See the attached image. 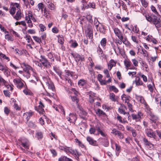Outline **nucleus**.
<instances>
[{
  "mask_svg": "<svg viewBox=\"0 0 161 161\" xmlns=\"http://www.w3.org/2000/svg\"><path fill=\"white\" fill-rule=\"evenodd\" d=\"M10 112L9 108L7 107H6L4 108V112L5 114L7 115H8Z\"/></svg>",
  "mask_w": 161,
  "mask_h": 161,
  "instance_id": "bf43d9fd",
  "label": "nucleus"
},
{
  "mask_svg": "<svg viewBox=\"0 0 161 161\" xmlns=\"http://www.w3.org/2000/svg\"><path fill=\"white\" fill-rule=\"evenodd\" d=\"M139 75L141 76L143 79V81L146 82L147 81V77L144 75L142 74L141 73L139 74Z\"/></svg>",
  "mask_w": 161,
  "mask_h": 161,
  "instance_id": "680f3d73",
  "label": "nucleus"
},
{
  "mask_svg": "<svg viewBox=\"0 0 161 161\" xmlns=\"http://www.w3.org/2000/svg\"><path fill=\"white\" fill-rule=\"evenodd\" d=\"M116 119L119 121V122L122 123H125L127 122L122 117L120 116L119 114H117V117H116Z\"/></svg>",
  "mask_w": 161,
  "mask_h": 161,
  "instance_id": "cd10ccee",
  "label": "nucleus"
},
{
  "mask_svg": "<svg viewBox=\"0 0 161 161\" xmlns=\"http://www.w3.org/2000/svg\"><path fill=\"white\" fill-rule=\"evenodd\" d=\"M147 86L149 91L151 92H152L154 87L153 83L152 84H148Z\"/></svg>",
  "mask_w": 161,
  "mask_h": 161,
  "instance_id": "37998d69",
  "label": "nucleus"
},
{
  "mask_svg": "<svg viewBox=\"0 0 161 161\" xmlns=\"http://www.w3.org/2000/svg\"><path fill=\"white\" fill-rule=\"evenodd\" d=\"M110 90H111L114 92L117 93L118 92V89L114 86H111L109 87Z\"/></svg>",
  "mask_w": 161,
  "mask_h": 161,
  "instance_id": "e2e57ef3",
  "label": "nucleus"
},
{
  "mask_svg": "<svg viewBox=\"0 0 161 161\" xmlns=\"http://www.w3.org/2000/svg\"><path fill=\"white\" fill-rule=\"evenodd\" d=\"M143 141L144 144L146 146L149 147L150 148H152L153 147V145L148 141L147 139L144 138Z\"/></svg>",
  "mask_w": 161,
  "mask_h": 161,
  "instance_id": "412c9836",
  "label": "nucleus"
},
{
  "mask_svg": "<svg viewBox=\"0 0 161 161\" xmlns=\"http://www.w3.org/2000/svg\"><path fill=\"white\" fill-rule=\"evenodd\" d=\"M41 58L39 59V61L41 62L42 66L44 68H49L51 66V64L48 60L45 58V57L43 55H41Z\"/></svg>",
  "mask_w": 161,
  "mask_h": 161,
  "instance_id": "7ed1b4c3",
  "label": "nucleus"
},
{
  "mask_svg": "<svg viewBox=\"0 0 161 161\" xmlns=\"http://www.w3.org/2000/svg\"><path fill=\"white\" fill-rule=\"evenodd\" d=\"M21 145L25 149H29V143L27 142L21 143Z\"/></svg>",
  "mask_w": 161,
  "mask_h": 161,
  "instance_id": "6e6d98bb",
  "label": "nucleus"
},
{
  "mask_svg": "<svg viewBox=\"0 0 161 161\" xmlns=\"http://www.w3.org/2000/svg\"><path fill=\"white\" fill-rule=\"evenodd\" d=\"M14 7L12 8L10 10L9 12L10 14L13 16L14 15V14L15 12V11L16 10V7L17 8H19V4L17 3H14Z\"/></svg>",
  "mask_w": 161,
  "mask_h": 161,
  "instance_id": "6ab92c4d",
  "label": "nucleus"
},
{
  "mask_svg": "<svg viewBox=\"0 0 161 161\" xmlns=\"http://www.w3.org/2000/svg\"><path fill=\"white\" fill-rule=\"evenodd\" d=\"M140 63L142 67L145 68V69H147L148 68V65L147 64L145 61H142Z\"/></svg>",
  "mask_w": 161,
  "mask_h": 161,
  "instance_id": "0e129e2a",
  "label": "nucleus"
},
{
  "mask_svg": "<svg viewBox=\"0 0 161 161\" xmlns=\"http://www.w3.org/2000/svg\"><path fill=\"white\" fill-rule=\"evenodd\" d=\"M151 9L152 11L157 15H159V13L157 11L156 8L153 5H152L151 6Z\"/></svg>",
  "mask_w": 161,
  "mask_h": 161,
  "instance_id": "ea45409f",
  "label": "nucleus"
},
{
  "mask_svg": "<svg viewBox=\"0 0 161 161\" xmlns=\"http://www.w3.org/2000/svg\"><path fill=\"white\" fill-rule=\"evenodd\" d=\"M135 82L136 85L137 86L142 85L143 84V82L141 80L139 77H137L135 80Z\"/></svg>",
  "mask_w": 161,
  "mask_h": 161,
  "instance_id": "c9c22d12",
  "label": "nucleus"
},
{
  "mask_svg": "<svg viewBox=\"0 0 161 161\" xmlns=\"http://www.w3.org/2000/svg\"><path fill=\"white\" fill-rule=\"evenodd\" d=\"M142 6L146 8L149 5V2L146 0H140Z\"/></svg>",
  "mask_w": 161,
  "mask_h": 161,
  "instance_id": "72a5a7b5",
  "label": "nucleus"
},
{
  "mask_svg": "<svg viewBox=\"0 0 161 161\" xmlns=\"http://www.w3.org/2000/svg\"><path fill=\"white\" fill-rule=\"evenodd\" d=\"M118 137L120 139H123L124 137V135L120 131H119L117 134Z\"/></svg>",
  "mask_w": 161,
  "mask_h": 161,
  "instance_id": "69168bd1",
  "label": "nucleus"
},
{
  "mask_svg": "<svg viewBox=\"0 0 161 161\" xmlns=\"http://www.w3.org/2000/svg\"><path fill=\"white\" fill-rule=\"evenodd\" d=\"M131 116L132 119L136 122L140 121L143 118V114L140 112H138L137 114H132Z\"/></svg>",
  "mask_w": 161,
  "mask_h": 161,
  "instance_id": "9b49d317",
  "label": "nucleus"
},
{
  "mask_svg": "<svg viewBox=\"0 0 161 161\" xmlns=\"http://www.w3.org/2000/svg\"><path fill=\"white\" fill-rule=\"evenodd\" d=\"M110 99L113 101L115 102L117 100V98L114 93H111L109 95Z\"/></svg>",
  "mask_w": 161,
  "mask_h": 161,
  "instance_id": "4c0bfd02",
  "label": "nucleus"
},
{
  "mask_svg": "<svg viewBox=\"0 0 161 161\" xmlns=\"http://www.w3.org/2000/svg\"><path fill=\"white\" fill-rule=\"evenodd\" d=\"M45 83L49 89L52 90L53 91L54 90L55 88L53 84L50 79H47Z\"/></svg>",
  "mask_w": 161,
  "mask_h": 161,
  "instance_id": "2eb2a0df",
  "label": "nucleus"
},
{
  "mask_svg": "<svg viewBox=\"0 0 161 161\" xmlns=\"http://www.w3.org/2000/svg\"><path fill=\"white\" fill-rule=\"evenodd\" d=\"M48 7L51 10H54L55 9V6L54 4L52 3H50L49 1H48Z\"/></svg>",
  "mask_w": 161,
  "mask_h": 161,
  "instance_id": "8fccbe9b",
  "label": "nucleus"
},
{
  "mask_svg": "<svg viewBox=\"0 0 161 161\" xmlns=\"http://www.w3.org/2000/svg\"><path fill=\"white\" fill-rule=\"evenodd\" d=\"M0 57L6 60L7 61H9L10 60L9 58L8 57L6 56L5 55L2 53H0Z\"/></svg>",
  "mask_w": 161,
  "mask_h": 161,
  "instance_id": "4d7b16f0",
  "label": "nucleus"
},
{
  "mask_svg": "<svg viewBox=\"0 0 161 161\" xmlns=\"http://www.w3.org/2000/svg\"><path fill=\"white\" fill-rule=\"evenodd\" d=\"M59 109L60 110L59 112L62 114L64 116H65V112L63 107L61 106H59L58 107Z\"/></svg>",
  "mask_w": 161,
  "mask_h": 161,
  "instance_id": "5fc2aeb1",
  "label": "nucleus"
},
{
  "mask_svg": "<svg viewBox=\"0 0 161 161\" xmlns=\"http://www.w3.org/2000/svg\"><path fill=\"white\" fill-rule=\"evenodd\" d=\"M81 2L82 3V5H83V9L85 8H87L89 7V5H86V4H87V2L85 0H83L81 1Z\"/></svg>",
  "mask_w": 161,
  "mask_h": 161,
  "instance_id": "09e8293b",
  "label": "nucleus"
},
{
  "mask_svg": "<svg viewBox=\"0 0 161 161\" xmlns=\"http://www.w3.org/2000/svg\"><path fill=\"white\" fill-rule=\"evenodd\" d=\"M114 32L117 37L120 40L123 39V36L122 32L118 28H115L114 29Z\"/></svg>",
  "mask_w": 161,
  "mask_h": 161,
  "instance_id": "f8f14e48",
  "label": "nucleus"
},
{
  "mask_svg": "<svg viewBox=\"0 0 161 161\" xmlns=\"http://www.w3.org/2000/svg\"><path fill=\"white\" fill-rule=\"evenodd\" d=\"M107 40L105 38H103L100 42L101 45L103 47L105 46Z\"/></svg>",
  "mask_w": 161,
  "mask_h": 161,
  "instance_id": "c03bdc74",
  "label": "nucleus"
},
{
  "mask_svg": "<svg viewBox=\"0 0 161 161\" xmlns=\"http://www.w3.org/2000/svg\"><path fill=\"white\" fill-rule=\"evenodd\" d=\"M141 53L142 54L144 57H148V52L144 49L142 48Z\"/></svg>",
  "mask_w": 161,
  "mask_h": 161,
  "instance_id": "79ce46f5",
  "label": "nucleus"
},
{
  "mask_svg": "<svg viewBox=\"0 0 161 161\" xmlns=\"http://www.w3.org/2000/svg\"><path fill=\"white\" fill-rule=\"evenodd\" d=\"M65 74L64 75L65 79L66 81H68L70 85H71L72 81L70 80V77L73 78V72H70L69 70H65Z\"/></svg>",
  "mask_w": 161,
  "mask_h": 161,
  "instance_id": "39448f33",
  "label": "nucleus"
},
{
  "mask_svg": "<svg viewBox=\"0 0 161 161\" xmlns=\"http://www.w3.org/2000/svg\"><path fill=\"white\" fill-rule=\"evenodd\" d=\"M36 136L38 139H41L43 137L42 134L41 132H38L36 133Z\"/></svg>",
  "mask_w": 161,
  "mask_h": 161,
  "instance_id": "774afa93",
  "label": "nucleus"
},
{
  "mask_svg": "<svg viewBox=\"0 0 161 161\" xmlns=\"http://www.w3.org/2000/svg\"><path fill=\"white\" fill-rule=\"evenodd\" d=\"M86 36L90 39H92L93 36V31L92 26L88 25L86 26L85 30Z\"/></svg>",
  "mask_w": 161,
  "mask_h": 161,
  "instance_id": "20e7f679",
  "label": "nucleus"
},
{
  "mask_svg": "<svg viewBox=\"0 0 161 161\" xmlns=\"http://www.w3.org/2000/svg\"><path fill=\"white\" fill-rule=\"evenodd\" d=\"M108 65L109 67V70H111L113 66H115L116 65V63L114 61V60L111 59L109 62Z\"/></svg>",
  "mask_w": 161,
  "mask_h": 161,
  "instance_id": "a878e982",
  "label": "nucleus"
},
{
  "mask_svg": "<svg viewBox=\"0 0 161 161\" xmlns=\"http://www.w3.org/2000/svg\"><path fill=\"white\" fill-rule=\"evenodd\" d=\"M122 100L125 101V103H127L129 102L130 96L126 95L125 94L122 95L121 97Z\"/></svg>",
  "mask_w": 161,
  "mask_h": 161,
  "instance_id": "393cba45",
  "label": "nucleus"
},
{
  "mask_svg": "<svg viewBox=\"0 0 161 161\" xmlns=\"http://www.w3.org/2000/svg\"><path fill=\"white\" fill-rule=\"evenodd\" d=\"M87 83L86 80L84 79H80L79 80L78 82V84L79 86H84Z\"/></svg>",
  "mask_w": 161,
  "mask_h": 161,
  "instance_id": "7c9ffc66",
  "label": "nucleus"
},
{
  "mask_svg": "<svg viewBox=\"0 0 161 161\" xmlns=\"http://www.w3.org/2000/svg\"><path fill=\"white\" fill-rule=\"evenodd\" d=\"M25 38L28 43L33 42L31 36L29 35H26L25 37Z\"/></svg>",
  "mask_w": 161,
  "mask_h": 161,
  "instance_id": "13d9d810",
  "label": "nucleus"
},
{
  "mask_svg": "<svg viewBox=\"0 0 161 161\" xmlns=\"http://www.w3.org/2000/svg\"><path fill=\"white\" fill-rule=\"evenodd\" d=\"M127 110L126 107L123 104H120V107L118 108L119 112L121 114L123 115H127L129 118L130 116L129 113L128 112H127L126 110Z\"/></svg>",
  "mask_w": 161,
  "mask_h": 161,
  "instance_id": "423d86ee",
  "label": "nucleus"
},
{
  "mask_svg": "<svg viewBox=\"0 0 161 161\" xmlns=\"http://www.w3.org/2000/svg\"><path fill=\"white\" fill-rule=\"evenodd\" d=\"M4 75L7 77L10 75V72L8 68L7 67L3 71Z\"/></svg>",
  "mask_w": 161,
  "mask_h": 161,
  "instance_id": "e433bc0d",
  "label": "nucleus"
},
{
  "mask_svg": "<svg viewBox=\"0 0 161 161\" xmlns=\"http://www.w3.org/2000/svg\"><path fill=\"white\" fill-rule=\"evenodd\" d=\"M131 61L134 67H136L138 66V62L136 58L132 59Z\"/></svg>",
  "mask_w": 161,
  "mask_h": 161,
  "instance_id": "864d4df0",
  "label": "nucleus"
},
{
  "mask_svg": "<svg viewBox=\"0 0 161 161\" xmlns=\"http://www.w3.org/2000/svg\"><path fill=\"white\" fill-rule=\"evenodd\" d=\"M96 114H97L99 116L104 115H106L105 113L103 112L102 110L100 109H98L96 112Z\"/></svg>",
  "mask_w": 161,
  "mask_h": 161,
  "instance_id": "a19ab883",
  "label": "nucleus"
},
{
  "mask_svg": "<svg viewBox=\"0 0 161 161\" xmlns=\"http://www.w3.org/2000/svg\"><path fill=\"white\" fill-rule=\"evenodd\" d=\"M87 114V113L86 111L83 110H80V113L79 114L80 116L83 119H85L86 118Z\"/></svg>",
  "mask_w": 161,
  "mask_h": 161,
  "instance_id": "c85d7f7f",
  "label": "nucleus"
},
{
  "mask_svg": "<svg viewBox=\"0 0 161 161\" xmlns=\"http://www.w3.org/2000/svg\"><path fill=\"white\" fill-rule=\"evenodd\" d=\"M146 134L147 137L155 139L156 136L155 132L151 128H147L145 130Z\"/></svg>",
  "mask_w": 161,
  "mask_h": 161,
  "instance_id": "1a4fd4ad",
  "label": "nucleus"
},
{
  "mask_svg": "<svg viewBox=\"0 0 161 161\" xmlns=\"http://www.w3.org/2000/svg\"><path fill=\"white\" fill-rule=\"evenodd\" d=\"M103 73L105 74L107 78H110V75L109 71L107 69H105L103 70Z\"/></svg>",
  "mask_w": 161,
  "mask_h": 161,
  "instance_id": "052dcab7",
  "label": "nucleus"
},
{
  "mask_svg": "<svg viewBox=\"0 0 161 161\" xmlns=\"http://www.w3.org/2000/svg\"><path fill=\"white\" fill-rule=\"evenodd\" d=\"M69 117L67 118L68 120L70 123H74L76 119V115L75 114H70L69 115Z\"/></svg>",
  "mask_w": 161,
  "mask_h": 161,
  "instance_id": "ddd939ff",
  "label": "nucleus"
},
{
  "mask_svg": "<svg viewBox=\"0 0 161 161\" xmlns=\"http://www.w3.org/2000/svg\"><path fill=\"white\" fill-rule=\"evenodd\" d=\"M34 40L40 44L41 42V38L36 36H33Z\"/></svg>",
  "mask_w": 161,
  "mask_h": 161,
  "instance_id": "a18cd8bd",
  "label": "nucleus"
},
{
  "mask_svg": "<svg viewBox=\"0 0 161 161\" xmlns=\"http://www.w3.org/2000/svg\"><path fill=\"white\" fill-rule=\"evenodd\" d=\"M115 42L117 43V46H118V44L121 45L122 44V42H123L124 43H125V41L123 40V39L122 40H120L118 39H116L115 40Z\"/></svg>",
  "mask_w": 161,
  "mask_h": 161,
  "instance_id": "49530a36",
  "label": "nucleus"
},
{
  "mask_svg": "<svg viewBox=\"0 0 161 161\" xmlns=\"http://www.w3.org/2000/svg\"><path fill=\"white\" fill-rule=\"evenodd\" d=\"M103 76L101 74H98L97 75V78L101 85H106V80L104 78L103 79Z\"/></svg>",
  "mask_w": 161,
  "mask_h": 161,
  "instance_id": "a211bd4d",
  "label": "nucleus"
},
{
  "mask_svg": "<svg viewBox=\"0 0 161 161\" xmlns=\"http://www.w3.org/2000/svg\"><path fill=\"white\" fill-rule=\"evenodd\" d=\"M5 37L6 39H7L8 41H13L14 40V39L13 38V37L8 34H6L5 35Z\"/></svg>",
  "mask_w": 161,
  "mask_h": 161,
  "instance_id": "603ef678",
  "label": "nucleus"
},
{
  "mask_svg": "<svg viewBox=\"0 0 161 161\" xmlns=\"http://www.w3.org/2000/svg\"><path fill=\"white\" fill-rule=\"evenodd\" d=\"M32 112H26L24 113L23 115V119L28 121L32 116Z\"/></svg>",
  "mask_w": 161,
  "mask_h": 161,
  "instance_id": "aec40b11",
  "label": "nucleus"
},
{
  "mask_svg": "<svg viewBox=\"0 0 161 161\" xmlns=\"http://www.w3.org/2000/svg\"><path fill=\"white\" fill-rule=\"evenodd\" d=\"M101 144L105 147H107L108 146L109 142L108 140L105 138H101Z\"/></svg>",
  "mask_w": 161,
  "mask_h": 161,
  "instance_id": "c756f323",
  "label": "nucleus"
},
{
  "mask_svg": "<svg viewBox=\"0 0 161 161\" xmlns=\"http://www.w3.org/2000/svg\"><path fill=\"white\" fill-rule=\"evenodd\" d=\"M39 104L37 111L40 114L43 115L45 113L44 110L43 109L44 106L41 101H40Z\"/></svg>",
  "mask_w": 161,
  "mask_h": 161,
  "instance_id": "f3484780",
  "label": "nucleus"
},
{
  "mask_svg": "<svg viewBox=\"0 0 161 161\" xmlns=\"http://www.w3.org/2000/svg\"><path fill=\"white\" fill-rule=\"evenodd\" d=\"M21 67L23 69V71L26 73V74H23V76L27 79L29 78L30 77L31 72H33V69L30 66L23 63L21 64Z\"/></svg>",
  "mask_w": 161,
  "mask_h": 161,
  "instance_id": "f257e3e1",
  "label": "nucleus"
},
{
  "mask_svg": "<svg viewBox=\"0 0 161 161\" xmlns=\"http://www.w3.org/2000/svg\"><path fill=\"white\" fill-rule=\"evenodd\" d=\"M6 81L0 75V88L3 86H6Z\"/></svg>",
  "mask_w": 161,
  "mask_h": 161,
  "instance_id": "bb28decb",
  "label": "nucleus"
},
{
  "mask_svg": "<svg viewBox=\"0 0 161 161\" xmlns=\"http://www.w3.org/2000/svg\"><path fill=\"white\" fill-rule=\"evenodd\" d=\"M86 140L89 143V144L91 145L97 146L98 145L96 141L94 140L92 137L88 136L86 137Z\"/></svg>",
  "mask_w": 161,
  "mask_h": 161,
  "instance_id": "dca6fc26",
  "label": "nucleus"
},
{
  "mask_svg": "<svg viewBox=\"0 0 161 161\" xmlns=\"http://www.w3.org/2000/svg\"><path fill=\"white\" fill-rule=\"evenodd\" d=\"M13 82L17 87L21 89L25 87L26 85L25 81L20 78H16L13 80Z\"/></svg>",
  "mask_w": 161,
  "mask_h": 161,
  "instance_id": "f03ea898",
  "label": "nucleus"
},
{
  "mask_svg": "<svg viewBox=\"0 0 161 161\" xmlns=\"http://www.w3.org/2000/svg\"><path fill=\"white\" fill-rule=\"evenodd\" d=\"M127 104L128 108H129V110L131 112H133L134 111V110L133 109V106L132 105V104L130 103H129V102L127 103Z\"/></svg>",
  "mask_w": 161,
  "mask_h": 161,
  "instance_id": "3c124183",
  "label": "nucleus"
},
{
  "mask_svg": "<svg viewBox=\"0 0 161 161\" xmlns=\"http://www.w3.org/2000/svg\"><path fill=\"white\" fill-rule=\"evenodd\" d=\"M111 45L113 48L114 49L115 53L117 55H118L119 54L121 53L120 49L118 46H117V47H116L114 44L113 43H111Z\"/></svg>",
  "mask_w": 161,
  "mask_h": 161,
  "instance_id": "4be33fe9",
  "label": "nucleus"
},
{
  "mask_svg": "<svg viewBox=\"0 0 161 161\" xmlns=\"http://www.w3.org/2000/svg\"><path fill=\"white\" fill-rule=\"evenodd\" d=\"M71 55L74 58L75 61L77 62H78L80 60L83 61L84 60V58L83 56H81L79 54L73 53H71Z\"/></svg>",
  "mask_w": 161,
  "mask_h": 161,
  "instance_id": "4468645a",
  "label": "nucleus"
},
{
  "mask_svg": "<svg viewBox=\"0 0 161 161\" xmlns=\"http://www.w3.org/2000/svg\"><path fill=\"white\" fill-rule=\"evenodd\" d=\"M131 39L132 41L136 43V44H138V41L137 40V37L135 36H131Z\"/></svg>",
  "mask_w": 161,
  "mask_h": 161,
  "instance_id": "338daca9",
  "label": "nucleus"
},
{
  "mask_svg": "<svg viewBox=\"0 0 161 161\" xmlns=\"http://www.w3.org/2000/svg\"><path fill=\"white\" fill-rule=\"evenodd\" d=\"M97 52L100 57H103V51L99 46L97 48Z\"/></svg>",
  "mask_w": 161,
  "mask_h": 161,
  "instance_id": "f704fd0d",
  "label": "nucleus"
},
{
  "mask_svg": "<svg viewBox=\"0 0 161 161\" xmlns=\"http://www.w3.org/2000/svg\"><path fill=\"white\" fill-rule=\"evenodd\" d=\"M124 63L126 69H128L129 68L131 64V61L129 59H125L124 61Z\"/></svg>",
  "mask_w": 161,
  "mask_h": 161,
  "instance_id": "b1692460",
  "label": "nucleus"
},
{
  "mask_svg": "<svg viewBox=\"0 0 161 161\" xmlns=\"http://www.w3.org/2000/svg\"><path fill=\"white\" fill-rule=\"evenodd\" d=\"M153 17V18L150 16L148 14L146 16H145V18L146 20L148 21L150 23H152L153 21L154 17Z\"/></svg>",
  "mask_w": 161,
  "mask_h": 161,
  "instance_id": "58836bf2",
  "label": "nucleus"
},
{
  "mask_svg": "<svg viewBox=\"0 0 161 161\" xmlns=\"http://www.w3.org/2000/svg\"><path fill=\"white\" fill-rule=\"evenodd\" d=\"M25 89L23 90V92L26 95L32 96L33 94L31 90L28 89L27 88L26 85H25V87H24Z\"/></svg>",
  "mask_w": 161,
  "mask_h": 161,
  "instance_id": "5701e85b",
  "label": "nucleus"
},
{
  "mask_svg": "<svg viewBox=\"0 0 161 161\" xmlns=\"http://www.w3.org/2000/svg\"><path fill=\"white\" fill-rule=\"evenodd\" d=\"M153 17H154V19L152 23L155 25L157 30H158L161 27V20L155 15H153Z\"/></svg>",
  "mask_w": 161,
  "mask_h": 161,
  "instance_id": "6e6552de",
  "label": "nucleus"
},
{
  "mask_svg": "<svg viewBox=\"0 0 161 161\" xmlns=\"http://www.w3.org/2000/svg\"><path fill=\"white\" fill-rule=\"evenodd\" d=\"M13 17L16 20L18 21L21 19L22 18L24 17V15L21 10L19 9H18L15 14L14 15Z\"/></svg>",
  "mask_w": 161,
  "mask_h": 161,
  "instance_id": "9d476101",
  "label": "nucleus"
},
{
  "mask_svg": "<svg viewBox=\"0 0 161 161\" xmlns=\"http://www.w3.org/2000/svg\"><path fill=\"white\" fill-rule=\"evenodd\" d=\"M38 8L39 10H41L42 12L43 13V9L44 8V5L42 3H40L38 4Z\"/></svg>",
  "mask_w": 161,
  "mask_h": 161,
  "instance_id": "de8ad7c7",
  "label": "nucleus"
},
{
  "mask_svg": "<svg viewBox=\"0 0 161 161\" xmlns=\"http://www.w3.org/2000/svg\"><path fill=\"white\" fill-rule=\"evenodd\" d=\"M78 96H70L69 97H70L72 101L76 104H77L79 101V99L78 97Z\"/></svg>",
  "mask_w": 161,
  "mask_h": 161,
  "instance_id": "2f4dec72",
  "label": "nucleus"
},
{
  "mask_svg": "<svg viewBox=\"0 0 161 161\" xmlns=\"http://www.w3.org/2000/svg\"><path fill=\"white\" fill-rule=\"evenodd\" d=\"M65 151L67 153H69L72 154L77 160H79V156L80 155V154L78 153L76 150H74L68 148L65 149Z\"/></svg>",
  "mask_w": 161,
  "mask_h": 161,
  "instance_id": "0eeeda50",
  "label": "nucleus"
},
{
  "mask_svg": "<svg viewBox=\"0 0 161 161\" xmlns=\"http://www.w3.org/2000/svg\"><path fill=\"white\" fill-rule=\"evenodd\" d=\"M53 69L54 70L59 76L60 78L61 79H63L62 77L61 76V71L56 67H53Z\"/></svg>",
  "mask_w": 161,
  "mask_h": 161,
  "instance_id": "473e14b6",
  "label": "nucleus"
}]
</instances>
